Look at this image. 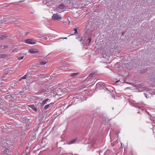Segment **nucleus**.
<instances>
[{"mask_svg": "<svg viewBox=\"0 0 155 155\" xmlns=\"http://www.w3.org/2000/svg\"><path fill=\"white\" fill-rule=\"evenodd\" d=\"M1 141L2 142V144L4 145V146H11L14 143L13 138H7L3 136L1 137Z\"/></svg>", "mask_w": 155, "mask_h": 155, "instance_id": "1", "label": "nucleus"}, {"mask_svg": "<svg viewBox=\"0 0 155 155\" xmlns=\"http://www.w3.org/2000/svg\"><path fill=\"white\" fill-rule=\"evenodd\" d=\"M1 97L2 98H4L5 101L10 102L11 101H13V100H16V97L15 96V94H9L8 93L6 94L2 95Z\"/></svg>", "mask_w": 155, "mask_h": 155, "instance_id": "2", "label": "nucleus"}, {"mask_svg": "<svg viewBox=\"0 0 155 155\" xmlns=\"http://www.w3.org/2000/svg\"><path fill=\"white\" fill-rule=\"evenodd\" d=\"M52 19L54 20L60 21L62 19L61 17L58 14H54L52 17Z\"/></svg>", "mask_w": 155, "mask_h": 155, "instance_id": "3", "label": "nucleus"}, {"mask_svg": "<svg viewBox=\"0 0 155 155\" xmlns=\"http://www.w3.org/2000/svg\"><path fill=\"white\" fill-rule=\"evenodd\" d=\"M2 98H0V108L3 110L6 109V107H5V103L2 100Z\"/></svg>", "mask_w": 155, "mask_h": 155, "instance_id": "4", "label": "nucleus"}, {"mask_svg": "<svg viewBox=\"0 0 155 155\" xmlns=\"http://www.w3.org/2000/svg\"><path fill=\"white\" fill-rule=\"evenodd\" d=\"M25 42L28 44H35L36 43L35 41L33 39H28L25 40Z\"/></svg>", "mask_w": 155, "mask_h": 155, "instance_id": "5", "label": "nucleus"}, {"mask_svg": "<svg viewBox=\"0 0 155 155\" xmlns=\"http://www.w3.org/2000/svg\"><path fill=\"white\" fill-rule=\"evenodd\" d=\"M94 75L95 74L94 73H92L90 74L86 79L85 81H92L91 79L93 78V77L94 76Z\"/></svg>", "mask_w": 155, "mask_h": 155, "instance_id": "6", "label": "nucleus"}, {"mask_svg": "<svg viewBox=\"0 0 155 155\" xmlns=\"http://www.w3.org/2000/svg\"><path fill=\"white\" fill-rule=\"evenodd\" d=\"M29 52L30 53L35 54L38 53V51L36 49H30L29 50Z\"/></svg>", "mask_w": 155, "mask_h": 155, "instance_id": "7", "label": "nucleus"}, {"mask_svg": "<svg viewBox=\"0 0 155 155\" xmlns=\"http://www.w3.org/2000/svg\"><path fill=\"white\" fill-rule=\"evenodd\" d=\"M28 106L30 108H32L35 111H36L37 110V107H35L33 104L29 105Z\"/></svg>", "mask_w": 155, "mask_h": 155, "instance_id": "8", "label": "nucleus"}, {"mask_svg": "<svg viewBox=\"0 0 155 155\" xmlns=\"http://www.w3.org/2000/svg\"><path fill=\"white\" fill-rule=\"evenodd\" d=\"M15 106V102L13 100L12 101V102L11 103H9V107H12L14 106Z\"/></svg>", "mask_w": 155, "mask_h": 155, "instance_id": "9", "label": "nucleus"}, {"mask_svg": "<svg viewBox=\"0 0 155 155\" xmlns=\"http://www.w3.org/2000/svg\"><path fill=\"white\" fill-rule=\"evenodd\" d=\"M11 19H12V20H11V21H12L14 22L18 21L19 20V18H12Z\"/></svg>", "mask_w": 155, "mask_h": 155, "instance_id": "10", "label": "nucleus"}, {"mask_svg": "<svg viewBox=\"0 0 155 155\" xmlns=\"http://www.w3.org/2000/svg\"><path fill=\"white\" fill-rule=\"evenodd\" d=\"M79 74V73H73L70 74V76L71 77H76Z\"/></svg>", "mask_w": 155, "mask_h": 155, "instance_id": "11", "label": "nucleus"}, {"mask_svg": "<svg viewBox=\"0 0 155 155\" xmlns=\"http://www.w3.org/2000/svg\"><path fill=\"white\" fill-rule=\"evenodd\" d=\"M91 38H89L86 41V45H89L91 43Z\"/></svg>", "mask_w": 155, "mask_h": 155, "instance_id": "12", "label": "nucleus"}, {"mask_svg": "<svg viewBox=\"0 0 155 155\" xmlns=\"http://www.w3.org/2000/svg\"><path fill=\"white\" fill-rule=\"evenodd\" d=\"M48 100H49V99L48 98H47V99H45L44 100H43V101H42V104L43 105H45V104H46V102Z\"/></svg>", "mask_w": 155, "mask_h": 155, "instance_id": "13", "label": "nucleus"}, {"mask_svg": "<svg viewBox=\"0 0 155 155\" xmlns=\"http://www.w3.org/2000/svg\"><path fill=\"white\" fill-rule=\"evenodd\" d=\"M77 140V139H74L73 140H71V141H70L69 143V144H71L72 143H74L75 141H76Z\"/></svg>", "mask_w": 155, "mask_h": 155, "instance_id": "14", "label": "nucleus"}, {"mask_svg": "<svg viewBox=\"0 0 155 155\" xmlns=\"http://www.w3.org/2000/svg\"><path fill=\"white\" fill-rule=\"evenodd\" d=\"M65 6L63 5H59L58 6V8L61 9H64V7Z\"/></svg>", "mask_w": 155, "mask_h": 155, "instance_id": "15", "label": "nucleus"}, {"mask_svg": "<svg viewBox=\"0 0 155 155\" xmlns=\"http://www.w3.org/2000/svg\"><path fill=\"white\" fill-rule=\"evenodd\" d=\"M7 36L5 35H0V40H2L6 38Z\"/></svg>", "mask_w": 155, "mask_h": 155, "instance_id": "16", "label": "nucleus"}, {"mask_svg": "<svg viewBox=\"0 0 155 155\" xmlns=\"http://www.w3.org/2000/svg\"><path fill=\"white\" fill-rule=\"evenodd\" d=\"M7 55L5 54H0V58H4L6 57Z\"/></svg>", "mask_w": 155, "mask_h": 155, "instance_id": "17", "label": "nucleus"}, {"mask_svg": "<svg viewBox=\"0 0 155 155\" xmlns=\"http://www.w3.org/2000/svg\"><path fill=\"white\" fill-rule=\"evenodd\" d=\"M74 31H75L74 34L70 35H69L68 36V37L70 36H71V35H74V34H77V28H74Z\"/></svg>", "mask_w": 155, "mask_h": 155, "instance_id": "18", "label": "nucleus"}, {"mask_svg": "<svg viewBox=\"0 0 155 155\" xmlns=\"http://www.w3.org/2000/svg\"><path fill=\"white\" fill-rule=\"evenodd\" d=\"M27 76V75H25L22 77L19 80V81H21V79H25L26 78Z\"/></svg>", "mask_w": 155, "mask_h": 155, "instance_id": "19", "label": "nucleus"}, {"mask_svg": "<svg viewBox=\"0 0 155 155\" xmlns=\"http://www.w3.org/2000/svg\"><path fill=\"white\" fill-rule=\"evenodd\" d=\"M93 118H95V117L97 115V112H94L93 113Z\"/></svg>", "mask_w": 155, "mask_h": 155, "instance_id": "20", "label": "nucleus"}, {"mask_svg": "<svg viewBox=\"0 0 155 155\" xmlns=\"http://www.w3.org/2000/svg\"><path fill=\"white\" fill-rule=\"evenodd\" d=\"M137 86V87H139V88L140 87L143 86V85L142 84H138Z\"/></svg>", "mask_w": 155, "mask_h": 155, "instance_id": "21", "label": "nucleus"}, {"mask_svg": "<svg viewBox=\"0 0 155 155\" xmlns=\"http://www.w3.org/2000/svg\"><path fill=\"white\" fill-rule=\"evenodd\" d=\"M46 62L45 61H40V64L41 65H43L46 64Z\"/></svg>", "mask_w": 155, "mask_h": 155, "instance_id": "22", "label": "nucleus"}, {"mask_svg": "<svg viewBox=\"0 0 155 155\" xmlns=\"http://www.w3.org/2000/svg\"><path fill=\"white\" fill-rule=\"evenodd\" d=\"M49 104H47L46 105H45L44 107V108L45 109H47L49 107Z\"/></svg>", "mask_w": 155, "mask_h": 155, "instance_id": "23", "label": "nucleus"}, {"mask_svg": "<svg viewBox=\"0 0 155 155\" xmlns=\"http://www.w3.org/2000/svg\"><path fill=\"white\" fill-rule=\"evenodd\" d=\"M24 58V57L23 56H21V57H20L18 58V59L19 60H21V59H22Z\"/></svg>", "mask_w": 155, "mask_h": 155, "instance_id": "24", "label": "nucleus"}, {"mask_svg": "<svg viewBox=\"0 0 155 155\" xmlns=\"http://www.w3.org/2000/svg\"><path fill=\"white\" fill-rule=\"evenodd\" d=\"M103 119V120L105 122L107 120L106 118L105 117H103V118H102Z\"/></svg>", "mask_w": 155, "mask_h": 155, "instance_id": "25", "label": "nucleus"}, {"mask_svg": "<svg viewBox=\"0 0 155 155\" xmlns=\"http://www.w3.org/2000/svg\"><path fill=\"white\" fill-rule=\"evenodd\" d=\"M142 88V89H141V90H140V91H144V90H145V89H144V87H143V88Z\"/></svg>", "mask_w": 155, "mask_h": 155, "instance_id": "26", "label": "nucleus"}, {"mask_svg": "<svg viewBox=\"0 0 155 155\" xmlns=\"http://www.w3.org/2000/svg\"><path fill=\"white\" fill-rule=\"evenodd\" d=\"M145 111L146 112V113H147V114H148L149 115H150V116L151 117V116L150 115V114L149 113V112H148L147 111H146V110H145Z\"/></svg>", "mask_w": 155, "mask_h": 155, "instance_id": "27", "label": "nucleus"}, {"mask_svg": "<svg viewBox=\"0 0 155 155\" xmlns=\"http://www.w3.org/2000/svg\"><path fill=\"white\" fill-rule=\"evenodd\" d=\"M8 47V46L7 45H5L4 46V48H7Z\"/></svg>", "mask_w": 155, "mask_h": 155, "instance_id": "28", "label": "nucleus"}, {"mask_svg": "<svg viewBox=\"0 0 155 155\" xmlns=\"http://www.w3.org/2000/svg\"><path fill=\"white\" fill-rule=\"evenodd\" d=\"M67 38H60L59 39H67Z\"/></svg>", "mask_w": 155, "mask_h": 155, "instance_id": "29", "label": "nucleus"}, {"mask_svg": "<svg viewBox=\"0 0 155 155\" xmlns=\"http://www.w3.org/2000/svg\"><path fill=\"white\" fill-rule=\"evenodd\" d=\"M106 89L107 90L109 91L110 92H112L113 91V90H112V91H110L107 88H106Z\"/></svg>", "mask_w": 155, "mask_h": 155, "instance_id": "30", "label": "nucleus"}, {"mask_svg": "<svg viewBox=\"0 0 155 155\" xmlns=\"http://www.w3.org/2000/svg\"><path fill=\"white\" fill-rule=\"evenodd\" d=\"M82 40H83V38H81V39H80V42H81V41H82Z\"/></svg>", "mask_w": 155, "mask_h": 155, "instance_id": "31", "label": "nucleus"}, {"mask_svg": "<svg viewBox=\"0 0 155 155\" xmlns=\"http://www.w3.org/2000/svg\"><path fill=\"white\" fill-rule=\"evenodd\" d=\"M44 38L45 40H47L48 39V38L47 37H45Z\"/></svg>", "mask_w": 155, "mask_h": 155, "instance_id": "32", "label": "nucleus"}, {"mask_svg": "<svg viewBox=\"0 0 155 155\" xmlns=\"http://www.w3.org/2000/svg\"><path fill=\"white\" fill-rule=\"evenodd\" d=\"M138 108H139V109H140V106H138L137 107Z\"/></svg>", "mask_w": 155, "mask_h": 155, "instance_id": "33", "label": "nucleus"}, {"mask_svg": "<svg viewBox=\"0 0 155 155\" xmlns=\"http://www.w3.org/2000/svg\"><path fill=\"white\" fill-rule=\"evenodd\" d=\"M119 81H119V80H118V81H116V83L118 82H119Z\"/></svg>", "mask_w": 155, "mask_h": 155, "instance_id": "34", "label": "nucleus"}, {"mask_svg": "<svg viewBox=\"0 0 155 155\" xmlns=\"http://www.w3.org/2000/svg\"><path fill=\"white\" fill-rule=\"evenodd\" d=\"M23 2V1H20L19 2Z\"/></svg>", "mask_w": 155, "mask_h": 155, "instance_id": "35", "label": "nucleus"}, {"mask_svg": "<svg viewBox=\"0 0 155 155\" xmlns=\"http://www.w3.org/2000/svg\"><path fill=\"white\" fill-rule=\"evenodd\" d=\"M141 110H143V109H141Z\"/></svg>", "mask_w": 155, "mask_h": 155, "instance_id": "36", "label": "nucleus"}, {"mask_svg": "<svg viewBox=\"0 0 155 155\" xmlns=\"http://www.w3.org/2000/svg\"><path fill=\"white\" fill-rule=\"evenodd\" d=\"M145 96H146V97H147V96L146 94H145Z\"/></svg>", "mask_w": 155, "mask_h": 155, "instance_id": "37", "label": "nucleus"}, {"mask_svg": "<svg viewBox=\"0 0 155 155\" xmlns=\"http://www.w3.org/2000/svg\"><path fill=\"white\" fill-rule=\"evenodd\" d=\"M138 104H140V103H138Z\"/></svg>", "mask_w": 155, "mask_h": 155, "instance_id": "38", "label": "nucleus"}, {"mask_svg": "<svg viewBox=\"0 0 155 155\" xmlns=\"http://www.w3.org/2000/svg\"><path fill=\"white\" fill-rule=\"evenodd\" d=\"M140 112V111H138V113H139Z\"/></svg>", "mask_w": 155, "mask_h": 155, "instance_id": "39", "label": "nucleus"}, {"mask_svg": "<svg viewBox=\"0 0 155 155\" xmlns=\"http://www.w3.org/2000/svg\"><path fill=\"white\" fill-rule=\"evenodd\" d=\"M64 90V89H63V90H62V91H63V90H64V91L65 90Z\"/></svg>", "mask_w": 155, "mask_h": 155, "instance_id": "40", "label": "nucleus"}, {"mask_svg": "<svg viewBox=\"0 0 155 155\" xmlns=\"http://www.w3.org/2000/svg\"><path fill=\"white\" fill-rule=\"evenodd\" d=\"M64 90V89H63V90H62V91H63V90H64V91L65 90Z\"/></svg>", "mask_w": 155, "mask_h": 155, "instance_id": "41", "label": "nucleus"}, {"mask_svg": "<svg viewBox=\"0 0 155 155\" xmlns=\"http://www.w3.org/2000/svg\"><path fill=\"white\" fill-rule=\"evenodd\" d=\"M114 109V107H112V109H113H113Z\"/></svg>", "mask_w": 155, "mask_h": 155, "instance_id": "42", "label": "nucleus"}, {"mask_svg": "<svg viewBox=\"0 0 155 155\" xmlns=\"http://www.w3.org/2000/svg\"><path fill=\"white\" fill-rule=\"evenodd\" d=\"M12 86H14V85H13V84H12Z\"/></svg>", "mask_w": 155, "mask_h": 155, "instance_id": "43", "label": "nucleus"}]
</instances>
